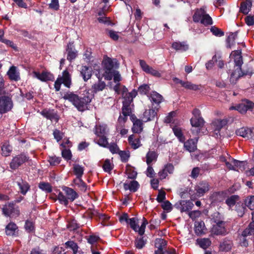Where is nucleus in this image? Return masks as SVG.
Here are the masks:
<instances>
[{"mask_svg":"<svg viewBox=\"0 0 254 254\" xmlns=\"http://www.w3.org/2000/svg\"><path fill=\"white\" fill-rule=\"evenodd\" d=\"M63 98L71 102L80 112L88 109V105L92 100V97L88 92L79 96L72 92H68L64 94Z\"/></svg>","mask_w":254,"mask_h":254,"instance_id":"1","label":"nucleus"},{"mask_svg":"<svg viewBox=\"0 0 254 254\" xmlns=\"http://www.w3.org/2000/svg\"><path fill=\"white\" fill-rule=\"evenodd\" d=\"M62 189L64 192L65 195L62 192L60 191L58 194V199L61 204H64L65 206L68 204V200L72 202L79 196L78 193L73 189L69 187L63 186Z\"/></svg>","mask_w":254,"mask_h":254,"instance_id":"2","label":"nucleus"},{"mask_svg":"<svg viewBox=\"0 0 254 254\" xmlns=\"http://www.w3.org/2000/svg\"><path fill=\"white\" fill-rule=\"evenodd\" d=\"M233 56L234 57V63L235 66L237 67L233 71L231 74V78H234L237 72L239 70L241 69L242 65L243 64V57L242 55V51L241 50H235L233 52Z\"/></svg>","mask_w":254,"mask_h":254,"instance_id":"3","label":"nucleus"},{"mask_svg":"<svg viewBox=\"0 0 254 254\" xmlns=\"http://www.w3.org/2000/svg\"><path fill=\"white\" fill-rule=\"evenodd\" d=\"M254 234V222H251L248 227L242 232V237L240 238V245L241 246L247 247L248 246V241L246 239L248 236Z\"/></svg>","mask_w":254,"mask_h":254,"instance_id":"4","label":"nucleus"},{"mask_svg":"<svg viewBox=\"0 0 254 254\" xmlns=\"http://www.w3.org/2000/svg\"><path fill=\"white\" fill-rule=\"evenodd\" d=\"M226 222H222V224L218 223L212 224L210 232L212 236H225L227 233L226 228Z\"/></svg>","mask_w":254,"mask_h":254,"instance_id":"5","label":"nucleus"},{"mask_svg":"<svg viewBox=\"0 0 254 254\" xmlns=\"http://www.w3.org/2000/svg\"><path fill=\"white\" fill-rule=\"evenodd\" d=\"M13 106L11 98L7 96L0 97V111L4 114L10 111Z\"/></svg>","mask_w":254,"mask_h":254,"instance_id":"6","label":"nucleus"},{"mask_svg":"<svg viewBox=\"0 0 254 254\" xmlns=\"http://www.w3.org/2000/svg\"><path fill=\"white\" fill-rule=\"evenodd\" d=\"M33 77L37 78L42 82H47L49 81H53L55 79L54 74L48 71H42L41 73L33 71L32 72Z\"/></svg>","mask_w":254,"mask_h":254,"instance_id":"7","label":"nucleus"},{"mask_svg":"<svg viewBox=\"0 0 254 254\" xmlns=\"http://www.w3.org/2000/svg\"><path fill=\"white\" fill-rule=\"evenodd\" d=\"M254 106V103L248 100H246L244 103L240 104L235 106H231L230 108V110H236L241 114H245L248 110L253 109Z\"/></svg>","mask_w":254,"mask_h":254,"instance_id":"8","label":"nucleus"},{"mask_svg":"<svg viewBox=\"0 0 254 254\" xmlns=\"http://www.w3.org/2000/svg\"><path fill=\"white\" fill-rule=\"evenodd\" d=\"M42 115L44 118L50 120L51 121H54L56 123H58L60 117L57 114V112L55 111L54 109H44L41 112Z\"/></svg>","mask_w":254,"mask_h":254,"instance_id":"9","label":"nucleus"},{"mask_svg":"<svg viewBox=\"0 0 254 254\" xmlns=\"http://www.w3.org/2000/svg\"><path fill=\"white\" fill-rule=\"evenodd\" d=\"M139 65L143 71L155 77L161 76V74L159 71L148 65L144 60H139Z\"/></svg>","mask_w":254,"mask_h":254,"instance_id":"10","label":"nucleus"},{"mask_svg":"<svg viewBox=\"0 0 254 254\" xmlns=\"http://www.w3.org/2000/svg\"><path fill=\"white\" fill-rule=\"evenodd\" d=\"M210 186L209 183L206 181H202L195 187V190L196 194L199 196H203L206 192L209 191Z\"/></svg>","mask_w":254,"mask_h":254,"instance_id":"11","label":"nucleus"},{"mask_svg":"<svg viewBox=\"0 0 254 254\" xmlns=\"http://www.w3.org/2000/svg\"><path fill=\"white\" fill-rule=\"evenodd\" d=\"M193 203L190 200H181L179 203H176L175 207L179 209L181 212H186L191 210L193 206Z\"/></svg>","mask_w":254,"mask_h":254,"instance_id":"12","label":"nucleus"},{"mask_svg":"<svg viewBox=\"0 0 254 254\" xmlns=\"http://www.w3.org/2000/svg\"><path fill=\"white\" fill-rule=\"evenodd\" d=\"M130 106V104H128V103H123L122 113L124 117L120 115L118 118L119 122L125 123L127 121V117L130 116L131 113V109Z\"/></svg>","mask_w":254,"mask_h":254,"instance_id":"13","label":"nucleus"},{"mask_svg":"<svg viewBox=\"0 0 254 254\" xmlns=\"http://www.w3.org/2000/svg\"><path fill=\"white\" fill-rule=\"evenodd\" d=\"M67 52V60L71 62L77 56V51L75 49L73 42H69L66 48Z\"/></svg>","mask_w":254,"mask_h":254,"instance_id":"14","label":"nucleus"},{"mask_svg":"<svg viewBox=\"0 0 254 254\" xmlns=\"http://www.w3.org/2000/svg\"><path fill=\"white\" fill-rule=\"evenodd\" d=\"M117 64L116 59L112 60L107 56L104 58L102 65L105 70L114 71V68Z\"/></svg>","mask_w":254,"mask_h":254,"instance_id":"15","label":"nucleus"},{"mask_svg":"<svg viewBox=\"0 0 254 254\" xmlns=\"http://www.w3.org/2000/svg\"><path fill=\"white\" fill-rule=\"evenodd\" d=\"M227 192L226 191L214 192L210 196V199L212 202H220L223 201L227 197Z\"/></svg>","mask_w":254,"mask_h":254,"instance_id":"16","label":"nucleus"},{"mask_svg":"<svg viewBox=\"0 0 254 254\" xmlns=\"http://www.w3.org/2000/svg\"><path fill=\"white\" fill-rule=\"evenodd\" d=\"M198 139H189L187 141H184V146L186 150L190 152H194L197 149V143Z\"/></svg>","mask_w":254,"mask_h":254,"instance_id":"17","label":"nucleus"},{"mask_svg":"<svg viewBox=\"0 0 254 254\" xmlns=\"http://www.w3.org/2000/svg\"><path fill=\"white\" fill-rule=\"evenodd\" d=\"M254 70L253 67L250 64H248L243 69L241 67V69L239 70L235 75L237 76L236 78L239 79L245 75L251 76L254 73Z\"/></svg>","mask_w":254,"mask_h":254,"instance_id":"18","label":"nucleus"},{"mask_svg":"<svg viewBox=\"0 0 254 254\" xmlns=\"http://www.w3.org/2000/svg\"><path fill=\"white\" fill-rule=\"evenodd\" d=\"M236 134L244 138H249L252 137L253 132L251 128L242 127L236 130Z\"/></svg>","mask_w":254,"mask_h":254,"instance_id":"19","label":"nucleus"},{"mask_svg":"<svg viewBox=\"0 0 254 254\" xmlns=\"http://www.w3.org/2000/svg\"><path fill=\"white\" fill-rule=\"evenodd\" d=\"M233 246L232 240L225 238L222 242L220 243L219 250L222 252H229L231 251Z\"/></svg>","mask_w":254,"mask_h":254,"instance_id":"20","label":"nucleus"},{"mask_svg":"<svg viewBox=\"0 0 254 254\" xmlns=\"http://www.w3.org/2000/svg\"><path fill=\"white\" fill-rule=\"evenodd\" d=\"M92 68L91 66L82 65L80 68V74L85 82L91 78L92 75Z\"/></svg>","mask_w":254,"mask_h":254,"instance_id":"21","label":"nucleus"},{"mask_svg":"<svg viewBox=\"0 0 254 254\" xmlns=\"http://www.w3.org/2000/svg\"><path fill=\"white\" fill-rule=\"evenodd\" d=\"M228 122L227 119H216L212 122V124L214 127V130L218 131V132L216 133L217 134L223 127L227 125Z\"/></svg>","mask_w":254,"mask_h":254,"instance_id":"22","label":"nucleus"},{"mask_svg":"<svg viewBox=\"0 0 254 254\" xmlns=\"http://www.w3.org/2000/svg\"><path fill=\"white\" fill-rule=\"evenodd\" d=\"M58 77L65 87H70L71 84V75L67 69L63 71L62 76H59Z\"/></svg>","mask_w":254,"mask_h":254,"instance_id":"23","label":"nucleus"},{"mask_svg":"<svg viewBox=\"0 0 254 254\" xmlns=\"http://www.w3.org/2000/svg\"><path fill=\"white\" fill-rule=\"evenodd\" d=\"M235 210L236 211L237 215L239 217H243L248 210L244 201H239V202H237L235 205Z\"/></svg>","mask_w":254,"mask_h":254,"instance_id":"24","label":"nucleus"},{"mask_svg":"<svg viewBox=\"0 0 254 254\" xmlns=\"http://www.w3.org/2000/svg\"><path fill=\"white\" fill-rule=\"evenodd\" d=\"M139 184L136 181L133 180L129 183H125L124 184V188L127 190H129L131 192H135L137 191L139 188Z\"/></svg>","mask_w":254,"mask_h":254,"instance_id":"25","label":"nucleus"},{"mask_svg":"<svg viewBox=\"0 0 254 254\" xmlns=\"http://www.w3.org/2000/svg\"><path fill=\"white\" fill-rule=\"evenodd\" d=\"M172 48L177 51L185 52L189 49V45L186 42H174L172 44Z\"/></svg>","mask_w":254,"mask_h":254,"instance_id":"26","label":"nucleus"},{"mask_svg":"<svg viewBox=\"0 0 254 254\" xmlns=\"http://www.w3.org/2000/svg\"><path fill=\"white\" fill-rule=\"evenodd\" d=\"M252 6L251 0H245L241 2L240 7V12L244 14H247L251 10Z\"/></svg>","mask_w":254,"mask_h":254,"instance_id":"27","label":"nucleus"},{"mask_svg":"<svg viewBox=\"0 0 254 254\" xmlns=\"http://www.w3.org/2000/svg\"><path fill=\"white\" fill-rule=\"evenodd\" d=\"M157 116V112L155 110H146L143 114V119L145 122L153 120Z\"/></svg>","mask_w":254,"mask_h":254,"instance_id":"28","label":"nucleus"},{"mask_svg":"<svg viewBox=\"0 0 254 254\" xmlns=\"http://www.w3.org/2000/svg\"><path fill=\"white\" fill-rule=\"evenodd\" d=\"M137 94V92L135 89H133L130 92L126 93L125 95L123 96L124 99L123 103L131 104L133 102V98L136 97Z\"/></svg>","mask_w":254,"mask_h":254,"instance_id":"29","label":"nucleus"},{"mask_svg":"<svg viewBox=\"0 0 254 254\" xmlns=\"http://www.w3.org/2000/svg\"><path fill=\"white\" fill-rule=\"evenodd\" d=\"M14 204L13 203H8L4 205L2 208V214L6 217L10 216L14 212Z\"/></svg>","mask_w":254,"mask_h":254,"instance_id":"30","label":"nucleus"},{"mask_svg":"<svg viewBox=\"0 0 254 254\" xmlns=\"http://www.w3.org/2000/svg\"><path fill=\"white\" fill-rule=\"evenodd\" d=\"M132 131L133 133H139L143 130V123L141 120L135 118L133 121Z\"/></svg>","mask_w":254,"mask_h":254,"instance_id":"31","label":"nucleus"},{"mask_svg":"<svg viewBox=\"0 0 254 254\" xmlns=\"http://www.w3.org/2000/svg\"><path fill=\"white\" fill-rule=\"evenodd\" d=\"M205 13V11L204 8L201 7L199 9H196L192 16L193 21L195 23L200 22Z\"/></svg>","mask_w":254,"mask_h":254,"instance_id":"32","label":"nucleus"},{"mask_svg":"<svg viewBox=\"0 0 254 254\" xmlns=\"http://www.w3.org/2000/svg\"><path fill=\"white\" fill-rule=\"evenodd\" d=\"M17 185L20 189V192L23 195H25L27 191L30 190V186L29 184L25 181L21 179V182L17 183Z\"/></svg>","mask_w":254,"mask_h":254,"instance_id":"33","label":"nucleus"},{"mask_svg":"<svg viewBox=\"0 0 254 254\" xmlns=\"http://www.w3.org/2000/svg\"><path fill=\"white\" fill-rule=\"evenodd\" d=\"M205 227L203 221H196L194 223V232L197 236H200L204 234V228Z\"/></svg>","mask_w":254,"mask_h":254,"instance_id":"34","label":"nucleus"},{"mask_svg":"<svg viewBox=\"0 0 254 254\" xmlns=\"http://www.w3.org/2000/svg\"><path fill=\"white\" fill-rule=\"evenodd\" d=\"M106 86V83L104 81H98V83L93 84L91 86V90L92 93H96L98 92L103 91L105 89Z\"/></svg>","mask_w":254,"mask_h":254,"instance_id":"35","label":"nucleus"},{"mask_svg":"<svg viewBox=\"0 0 254 254\" xmlns=\"http://www.w3.org/2000/svg\"><path fill=\"white\" fill-rule=\"evenodd\" d=\"M125 173L127 175V178L130 179H135L137 175L134 168L128 164L126 165Z\"/></svg>","mask_w":254,"mask_h":254,"instance_id":"36","label":"nucleus"},{"mask_svg":"<svg viewBox=\"0 0 254 254\" xmlns=\"http://www.w3.org/2000/svg\"><path fill=\"white\" fill-rule=\"evenodd\" d=\"M238 31H236L234 33H231L229 36L226 39L227 48H231L232 46L235 45V40L238 36Z\"/></svg>","mask_w":254,"mask_h":254,"instance_id":"37","label":"nucleus"},{"mask_svg":"<svg viewBox=\"0 0 254 254\" xmlns=\"http://www.w3.org/2000/svg\"><path fill=\"white\" fill-rule=\"evenodd\" d=\"M240 197L238 195H232L228 197L225 200L226 204L230 207L232 208L236 205L237 202H239Z\"/></svg>","mask_w":254,"mask_h":254,"instance_id":"38","label":"nucleus"},{"mask_svg":"<svg viewBox=\"0 0 254 254\" xmlns=\"http://www.w3.org/2000/svg\"><path fill=\"white\" fill-rule=\"evenodd\" d=\"M151 101L155 104H159L162 102L163 97V96L156 91H152L149 96Z\"/></svg>","mask_w":254,"mask_h":254,"instance_id":"39","label":"nucleus"},{"mask_svg":"<svg viewBox=\"0 0 254 254\" xmlns=\"http://www.w3.org/2000/svg\"><path fill=\"white\" fill-rule=\"evenodd\" d=\"M197 244L203 249H206L211 244V241L209 238H201L196 240Z\"/></svg>","mask_w":254,"mask_h":254,"instance_id":"40","label":"nucleus"},{"mask_svg":"<svg viewBox=\"0 0 254 254\" xmlns=\"http://www.w3.org/2000/svg\"><path fill=\"white\" fill-rule=\"evenodd\" d=\"M158 154L154 151H149L146 155V162L147 165H151L153 161H156Z\"/></svg>","mask_w":254,"mask_h":254,"instance_id":"41","label":"nucleus"},{"mask_svg":"<svg viewBox=\"0 0 254 254\" xmlns=\"http://www.w3.org/2000/svg\"><path fill=\"white\" fill-rule=\"evenodd\" d=\"M211 222L213 224L220 223L225 222L223 216L218 212H214L211 218Z\"/></svg>","mask_w":254,"mask_h":254,"instance_id":"42","label":"nucleus"},{"mask_svg":"<svg viewBox=\"0 0 254 254\" xmlns=\"http://www.w3.org/2000/svg\"><path fill=\"white\" fill-rule=\"evenodd\" d=\"M107 127L103 125H96L94 128V133L97 136L104 135L107 134Z\"/></svg>","mask_w":254,"mask_h":254,"instance_id":"43","label":"nucleus"},{"mask_svg":"<svg viewBox=\"0 0 254 254\" xmlns=\"http://www.w3.org/2000/svg\"><path fill=\"white\" fill-rule=\"evenodd\" d=\"M29 160V157L24 153L17 155V168Z\"/></svg>","mask_w":254,"mask_h":254,"instance_id":"44","label":"nucleus"},{"mask_svg":"<svg viewBox=\"0 0 254 254\" xmlns=\"http://www.w3.org/2000/svg\"><path fill=\"white\" fill-rule=\"evenodd\" d=\"M73 173L76 176V179L82 178L84 173V167L79 164H74L73 167Z\"/></svg>","mask_w":254,"mask_h":254,"instance_id":"45","label":"nucleus"},{"mask_svg":"<svg viewBox=\"0 0 254 254\" xmlns=\"http://www.w3.org/2000/svg\"><path fill=\"white\" fill-rule=\"evenodd\" d=\"M183 87L187 89L193 91H197L201 89V85L200 84H195L190 81H185L184 84H183Z\"/></svg>","mask_w":254,"mask_h":254,"instance_id":"46","label":"nucleus"},{"mask_svg":"<svg viewBox=\"0 0 254 254\" xmlns=\"http://www.w3.org/2000/svg\"><path fill=\"white\" fill-rule=\"evenodd\" d=\"M1 148L2 155L7 156L10 155V153L12 151V146L9 145V142H3Z\"/></svg>","mask_w":254,"mask_h":254,"instance_id":"47","label":"nucleus"},{"mask_svg":"<svg viewBox=\"0 0 254 254\" xmlns=\"http://www.w3.org/2000/svg\"><path fill=\"white\" fill-rule=\"evenodd\" d=\"M173 131L180 142H184L185 141L186 138L181 128L176 127H174L173 128Z\"/></svg>","mask_w":254,"mask_h":254,"instance_id":"48","label":"nucleus"},{"mask_svg":"<svg viewBox=\"0 0 254 254\" xmlns=\"http://www.w3.org/2000/svg\"><path fill=\"white\" fill-rule=\"evenodd\" d=\"M190 122L192 127H201L203 126L204 120L202 117L200 118H191Z\"/></svg>","mask_w":254,"mask_h":254,"instance_id":"49","label":"nucleus"},{"mask_svg":"<svg viewBox=\"0 0 254 254\" xmlns=\"http://www.w3.org/2000/svg\"><path fill=\"white\" fill-rule=\"evenodd\" d=\"M38 187L46 193H51L52 191V187L51 184L47 182H41L39 183Z\"/></svg>","mask_w":254,"mask_h":254,"instance_id":"50","label":"nucleus"},{"mask_svg":"<svg viewBox=\"0 0 254 254\" xmlns=\"http://www.w3.org/2000/svg\"><path fill=\"white\" fill-rule=\"evenodd\" d=\"M233 163L234 164V166L236 167V171H239V170H240L243 172L246 169V166L247 165L246 162L233 159Z\"/></svg>","mask_w":254,"mask_h":254,"instance_id":"51","label":"nucleus"},{"mask_svg":"<svg viewBox=\"0 0 254 254\" xmlns=\"http://www.w3.org/2000/svg\"><path fill=\"white\" fill-rule=\"evenodd\" d=\"M167 244V241L163 239H156L155 241V247L158 249V251H163V248Z\"/></svg>","mask_w":254,"mask_h":254,"instance_id":"52","label":"nucleus"},{"mask_svg":"<svg viewBox=\"0 0 254 254\" xmlns=\"http://www.w3.org/2000/svg\"><path fill=\"white\" fill-rule=\"evenodd\" d=\"M16 231V224L13 222H10L5 227V233L8 236H13Z\"/></svg>","mask_w":254,"mask_h":254,"instance_id":"53","label":"nucleus"},{"mask_svg":"<svg viewBox=\"0 0 254 254\" xmlns=\"http://www.w3.org/2000/svg\"><path fill=\"white\" fill-rule=\"evenodd\" d=\"M244 201L247 207L252 210L254 209V195L248 196Z\"/></svg>","mask_w":254,"mask_h":254,"instance_id":"54","label":"nucleus"},{"mask_svg":"<svg viewBox=\"0 0 254 254\" xmlns=\"http://www.w3.org/2000/svg\"><path fill=\"white\" fill-rule=\"evenodd\" d=\"M61 158L57 157L56 155L49 156L48 157V161L51 166H56L59 165L61 162Z\"/></svg>","mask_w":254,"mask_h":254,"instance_id":"55","label":"nucleus"},{"mask_svg":"<svg viewBox=\"0 0 254 254\" xmlns=\"http://www.w3.org/2000/svg\"><path fill=\"white\" fill-rule=\"evenodd\" d=\"M200 23L205 26H208L213 24V20L210 15L205 12L200 21Z\"/></svg>","mask_w":254,"mask_h":254,"instance_id":"56","label":"nucleus"},{"mask_svg":"<svg viewBox=\"0 0 254 254\" xmlns=\"http://www.w3.org/2000/svg\"><path fill=\"white\" fill-rule=\"evenodd\" d=\"M99 137L98 140L97 141V143L100 146L106 148L108 147V145L109 144L108 141V138L106 137V135L99 136Z\"/></svg>","mask_w":254,"mask_h":254,"instance_id":"57","label":"nucleus"},{"mask_svg":"<svg viewBox=\"0 0 254 254\" xmlns=\"http://www.w3.org/2000/svg\"><path fill=\"white\" fill-rule=\"evenodd\" d=\"M73 183L77 185L81 190L86 191L87 189L86 184L83 181L81 178L76 179L73 180Z\"/></svg>","mask_w":254,"mask_h":254,"instance_id":"58","label":"nucleus"},{"mask_svg":"<svg viewBox=\"0 0 254 254\" xmlns=\"http://www.w3.org/2000/svg\"><path fill=\"white\" fill-rule=\"evenodd\" d=\"M66 248H70L73 251L74 254H76L78 251L77 244L73 241H68L65 243Z\"/></svg>","mask_w":254,"mask_h":254,"instance_id":"59","label":"nucleus"},{"mask_svg":"<svg viewBox=\"0 0 254 254\" xmlns=\"http://www.w3.org/2000/svg\"><path fill=\"white\" fill-rule=\"evenodd\" d=\"M7 75L10 80L16 81V66H11L7 72Z\"/></svg>","mask_w":254,"mask_h":254,"instance_id":"60","label":"nucleus"},{"mask_svg":"<svg viewBox=\"0 0 254 254\" xmlns=\"http://www.w3.org/2000/svg\"><path fill=\"white\" fill-rule=\"evenodd\" d=\"M150 90V86L148 84H143L139 87L138 92L140 94L147 95Z\"/></svg>","mask_w":254,"mask_h":254,"instance_id":"61","label":"nucleus"},{"mask_svg":"<svg viewBox=\"0 0 254 254\" xmlns=\"http://www.w3.org/2000/svg\"><path fill=\"white\" fill-rule=\"evenodd\" d=\"M210 30L213 35L215 36L222 37L224 35V32L215 26H211Z\"/></svg>","mask_w":254,"mask_h":254,"instance_id":"62","label":"nucleus"},{"mask_svg":"<svg viewBox=\"0 0 254 254\" xmlns=\"http://www.w3.org/2000/svg\"><path fill=\"white\" fill-rule=\"evenodd\" d=\"M24 228L28 233H31L35 230L34 224L33 222L27 220L25 222Z\"/></svg>","mask_w":254,"mask_h":254,"instance_id":"63","label":"nucleus"},{"mask_svg":"<svg viewBox=\"0 0 254 254\" xmlns=\"http://www.w3.org/2000/svg\"><path fill=\"white\" fill-rule=\"evenodd\" d=\"M62 156L66 161L71 160L72 153L70 150L69 149H64L62 151Z\"/></svg>","mask_w":254,"mask_h":254,"instance_id":"64","label":"nucleus"}]
</instances>
